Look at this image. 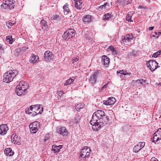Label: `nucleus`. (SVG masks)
<instances>
[{"mask_svg":"<svg viewBox=\"0 0 161 161\" xmlns=\"http://www.w3.org/2000/svg\"><path fill=\"white\" fill-rule=\"evenodd\" d=\"M90 124L92 125V128L93 130H98L101 127L107 124H103V123L99 122V121H97L95 123Z\"/></svg>","mask_w":161,"mask_h":161,"instance_id":"obj_12","label":"nucleus"},{"mask_svg":"<svg viewBox=\"0 0 161 161\" xmlns=\"http://www.w3.org/2000/svg\"><path fill=\"white\" fill-rule=\"evenodd\" d=\"M4 49L3 48L1 44H0V58L1 57V55L3 53Z\"/></svg>","mask_w":161,"mask_h":161,"instance_id":"obj_42","label":"nucleus"},{"mask_svg":"<svg viewBox=\"0 0 161 161\" xmlns=\"http://www.w3.org/2000/svg\"><path fill=\"white\" fill-rule=\"evenodd\" d=\"M154 28V27H150L148 28L149 31H152L153 30Z\"/></svg>","mask_w":161,"mask_h":161,"instance_id":"obj_50","label":"nucleus"},{"mask_svg":"<svg viewBox=\"0 0 161 161\" xmlns=\"http://www.w3.org/2000/svg\"><path fill=\"white\" fill-rule=\"evenodd\" d=\"M102 59L103 60L104 64V65H108L109 63V59L106 55H103L102 57Z\"/></svg>","mask_w":161,"mask_h":161,"instance_id":"obj_28","label":"nucleus"},{"mask_svg":"<svg viewBox=\"0 0 161 161\" xmlns=\"http://www.w3.org/2000/svg\"><path fill=\"white\" fill-rule=\"evenodd\" d=\"M153 34H155V35H158V32H152V34H151V35H153V37H155V35Z\"/></svg>","mask_w":161,"mask_h":161,"instance_id":"obj_48","label":"nucleus"},{"mask_svg":"<svg viewBox=\"0 0 161 161\" xmlns=\"http://www.w3.org/2000/svg\"><path fill=\"white\" fill-rule=\"evenodd\" d=\"M76 77V76H73L69 79H68L66 81V82L64 84V85L67 86L71 84L74 82V80L75 79Z\"/></svg>","mask_w":161,"mask_h":161,"instance_id":"obj_24","label":"nucleus"},{"mask_svg":"<svg viewBox=\"0 0 161 161\" xmlns=\"http://www.w3.org/2000/svg\"><path fill=\"white\" fill-rule=\"evenodd\" d=\"M76 32L73 29H68L64 32L63 36L64 39L68 41V39L72 38L75 35Z\"/></svg>","mask_w":161,"mask_h":161,"instance_id":"obj_6","label":"nucleus"},{"mask_svg":"<svg viewBox=\"0 0 161 161\" xmlns=\"http://www.w3.org/2000/svg\"><path fill=\"white\" fill-rule=\"evenodd\" d=\"M146 80L140 79L136 80V82L138 84H142V85H145V84L144 83H145L146 82Z\"/></svg>","mask_w":161,"mask_h":161,"instance_id":"obj_34","label":"nucleus"},{"mask_svg":"<svg viewBox=\"0 0 161 161\" xmlns=\"http://www.w3.org/2000/svg\"><path fill=\"white\" fill-rule=\"evenodd\" d=\"M44 57V60L47 62L53 59V53L47 50L45 53Z\"/></svg>","mask_w":161,"mask_h":161,"instance_id":"obj_14","label":"nucleus"},{"mask_svg":"<svg viewBox=\"0 0 161 161\" xmlns=\"http://www.w3.org/2000/svg\"><path fill=\"white\" fill-rule=\"evenodd\" d=\"M107 5H108L107 3H105L103 5L99 7L98 8V9L99 10H102V9L104 8Z\"/></svg>","mask_w":161,"mask_h":161,"instance_id":"obj_39","label":"nucleus"},{"mask_svg":"<svg viewBox=\"0 0 161 161\" xmlns=\"http://www.w3.org/2000/svg\"><path fill=\"white\" fill-rule=\"evenodd\" d=\"M84 106L83 103H80L77 104L75 107V108L77 111H79L80 109L83 108Z\"/></svg>","mask_w":161,"mask_h":161,"instance_id":"obj_32","label":"nucleus"},{"mask_svg":"<svg viewBox=\"0 0 161 161\" xmlns=\"http://www.w3.org/2000/svg\"><path fill=\"white\" fill-rule=\"evenodd\" d=\"M8 129L6 125H0V135L3 136L6 134Z\"/></svg>","mask_w":161,"mask_h":161,"instance_id":"obj_16","label":"nucleus"},{"mask_svg":"<svg viewBox=\"0 0 161 161\" xmlns=\"http://www.w3.org/2000/svg\"><path fill=\"white\" fill-rule=\"evenodd\" d=\"M132 0H123L121 5H125L129 3H130Z\"/></svg>","mask_w":161,"mask_h":161,"instance_id":"obj_37","label":"nucleus"},{"mask_svg":"<svg viewBox=\"0 0 161 161\" xmlns=\"http://www.w3.org/2000/svg\"><path fill=\"white\" fill-rule=\"evenodd\" d=\"M13 25V24L10 22L8 21L6 23V25L9 28H10Z\"/></svg>","mask_w":161,"mask_h":161,"instance_id":"obj_43","label":"nucleus"},{"mask_svg":"<svg viewBox=\"0 0 161 161\" xmlns=\"http://www.w3.org/2000/svg\"><path fill=\"white\" fill-rule=\"evenodd\" d=\"M108 50H110L113 55H115L117 54V50L113 46H110L108 48Z\"/></svg>","mask_w":161,"mask_h":161,"instance_id":"obj_30","label":"nucleus"},{"mask_svg":"<svg viewBox=\"0 0 161 161\" xmlns=\"http://www.w3.org/2000/svg\"><path fill=\"white\" fill-rule=\"evenodd\" d=\"M39 57L34 54H32L29 59L30 62L32 64H34L38 62L39 61Z\"/></svg>","mask_w":161,"mask_h":161,"instance_id":"obj_17","label":"nucleus"},{"mask_svg":"<svg viewBox=\"0 0 161 161\" xmlns=\"http://www.w3.org/2000/svg\"><path fill=\"white\" fill-rule=\"evenodd\" d=\"M80 119V116L79 115L77 116L75 118L74 120V123L76 124H78L79 122V120Z\"/></svg>","mask_w":161,"mask_h":161,"instance_id":"obj_38","label":"nucleus"},{"mask_svg":"<svg viewBox=\"0 0 161 161\" xmlns=\"http://www.w3.org/2000/svg\"><path fill=\"white\" fill-rule=\"evenodd\" d=\"M7 41L8 42L9 44H12L14 42V39L12 38V36H8L6 37Z\"/></svg>","mask_w":161,"mask_h":161,"instance_id":"obj_36","label":"nucleus"},{"mask_svg":"<svg viewBox=\"0 0 161 161\" xmlns=\"http://www.w3.org/2000/svg\"><path fill=\"white\" fill-rule=\"evenodd\" d=\"M11 141L15 144L19 145L20 144V138L18 136L13 134L11 136Z\"/></svg>","mask_w":161,"mask_h":161,"instance_id":"obj_18","label":"nucleus"},{"mask_svg":"<svg viewBox=\"0 0 161 161\" xmlns=\"http://www.w3.org/2000/svg\"><path fill=\"white\" fill-rule=\"evenodd\" d=\"M141 149L140 146L137 144V145H136L133 148V152L135 153L138 152Z\"/></svg>","mask_w":161,"mask_h":161,"instance_id":"obj_35","label":"nucleus"},{"mask_svg":"<svg viewBox=\"0 0 161 161\" xmlns=\"http://www.w3.org/2000/svg\"><path fill=\"white\" fill-rule=\"evenodd\" d=\"M117 74H120L123 75H130L131 73H128L126 71L124 70H120L119 71H117Z\"/></svg>","mask_w":161,"mask_h":161,"instance_id":"obj_31","label":"nucleus"},{"mask_svg":"<svg viewBox=\"0 0 161 161\" xmlns=\"http://www.w3.org/2000/svg\"><path fill=\"white\" fill-rule=\"evenodd\" d=\"M58 16L57 15H53L52 16L51 18V19H55L58 18Z\"/></svg>","mask_w":161,"mask_h":161,"instance_id":"obj_44","label":"nucleus"},{"mask_svg":"<svg viewBox=\"0 0 161 161\" xmlns=\"http://www.w3.org/2000/svg\"><path fill=\"white\" fill-rule=\"evenodd\" d=\"M123 0H117V3H119L120 5H121L122 2H123Z\"/></svg>","mask_w":161,"mask_h":161,"instance_id":"obj_45","label":"nucleus"},{"mask_svg":"<svg viewBox=\"0 0 161 161\" xmlns=\"http://www.w3.org/2000/svg\"><path fill=\"white\" fill-rule=\"evenodd\" d=\"M103 17H104V19L107 20L110 19H113V16L112 14V13H108L105 14L104 15Z\"/></svg>","mask_w":161,"mask_h":161,"instance_id":"obj_26","label":"nucleus"},{"mask_svg":"<svg viewBox=\"0 0 161 161\" xmlns=\"http://www.w3.org/2000/svg\"><path fill=\"white\" fill-rule=\"evenodd\" d=\"M78 59H79V58L78 57H76L73 59L74 61L75 62L77 61L78 60Z\"/></svg>","mask_w":161,"mask_h":161,"instance_id":"obj_49","label":"nucleus"},{"mask_svg":"<svg viewBox=\"0 0 161 161\" xmlns=\"http://www.w3.org/2000/svg\"><path fill=\"white\" fill-rule=\"evenodd\" d=\"M33 111L32 116L41 114L43 111V106L42 105L36 104L32 105Z\"/></svg>","mask_w":161,"mask_h":161,"instance_id":"obj_7","label":"nucleus"},{"mask_svg":"<svg viewBox=\"0 0 161 161\" xmlns=\"http://www.w3.org/2000/svg\"><path fill=\"white\" fill-rule=\"evenodd\" d=\"M102 78L101 73L99 71L95 72L93 74L91 75L89 81L91 84L94 85L97 82H101Z\"/></svg>","mask_w":161,"mask_h":161,"instance_id":"obj_4","label":"nucleus"},{"mask_svg":"<svg viewBox=\"0 0 161 161\" xmlns=\"http://www.w3.org/2000/svg\"><path fill=\"white\" fill-rule=\"evenodd\" d=\"M14 6L12 0H4L1 5V8L7 9V11L14 8Z\"/></svg>","mask_w":161,"mask_h":161,"instance_id":"obj_5","label":"nucleus"},{"mask_svg":"<svg viewBox=\"0 0 161 161\" xmlns=\"http://www.w3.org/2000/svg\"><path fill=\"white\" fill-rule=\"evenodd\" d=\"M139 8H144V9L147 8V7H144L142 6H139Z\"/></svg>","mask_w":161,"mask_h":161,"instance_id":"obj_51","label":"nucleus"},{"mask_svg":"<svg viewBox=\"0 0 161 161\" xmlns=\"http://www.w3.org/2000/svg\"><path fill=\"white\" fill-rule=\"evenodd\" d=\"M68 4L66 3L63 6V8L65 14H67L69 11V9L68 7Z\"/></svg>","mask_w":161,"mask_h":161,"instance_id":"obj_29","label":"nucleus"},{"mask_svg":"<svg viewBox=\"0 0 161 161\" xmlns=\"http://www.w3.org/2000/svg\"><path fill=\"white\" fill-rule=\"evenodd\" d=\"M32 106H31L30 108H27L25 109V112L26 114H31L32 116L33 111L32 109Z\"/></svg>","mask_w":161,"mask_h":161,"instance_id":"obj_27","label":"nucleus"},{"mask_svg":"<svg viewBox=\"0 0 161 161\" xmlns=\"http://www.w3.org/2000/svg\"><path fill=\"white\" fill-rule=\"evenodd\" d=\"M4 153L6 155L9 156H13L14 153V151H12L11 148L10 147L6 148L4 151Z\"/></svg>","mask_w":161,"mask_h":161,"instance_id":"obj_20","label":"nucleus"},{"mask_svg":"<svg viewBox=\"0 0 161 161\" xmlns=\"http://www.w3.org/2000/svg\"><path fill=\"white\" fill-rule=\"evenodd\" d=\"M18 73V71L16 70H9L3 75V81L7 83L12 81Z\"/></svg>","mask_w":161,"mask_h":161,"instance_id":"obj_2","label":"nucleus"},{"mask_svg":"<svg viewBox=\"0 0 161 161\" xmlns=\"http://www.w3.org/2000/svg\"><path fill=\"white\" fill-rule=\"evenodd\" d=\"M75 1V5L77 9H80L82 8V3L81 0H74Z\"/></svg>","mask_w":161,"mask_h":161,"instance_id":"obj_21","label":"nucleus"},{"mask_svg":"<svg viewBox=\"0 0 161 161\" xmlns=\"http://www.w3.org/2000/svg\"><path fill=\"white\" fill-rule=\"evenodd\" d=\"M63 147V146L59 145L58 146L53 145L52 146V151L56 154L58 153L60 151V149Z\"/></svg>","mask_w":161,"mask_h":161,"instance_id":"obj_19","label":"nucleus"},{"mask_svg":"<svg viewBox=\"0 0 161 161\" xmlns=\"http://www.w3.org/2000/svg\"><path fill=\"white\" fill-rule=\"evenodd\" d=\"M116 101L115 98L113 97H110L108 98L107 100H104L103 103L106 106L112 105L114 104Z\"/></svg>","mask_w":161,"mask_h":161,"instance_id":"obj_15","label":"nucleus"},{"mask_svg":"<svg viewBox=\"0 0 161 161\" xmlns=\"http://www.w3.org/2000/svg\"><path fill=\"white\" fill-rule=\"evenodd\" d=\"M161 139V137L159 135V134H156V132L154 134L152 142L156 143L159 140Z\"/></svg>","mask_w":161,"mask_h":161,"instance_id":"obj_23","label":"nucleus"},{"mask_svg":"<svg viewBox=\"0 0 161 161\" xmlns=\"http://www.w3.org/2000/svg\"><path fill=\"white\" fill-rule=\"evenodd\" d=\"M57 131L58 134L63 136H66L68 134V131L66 128L64 126H60L59 128H57Z\"/></svg>","mask_w":161,"mask_h":161,"instance_id":"obj_13","label":"nucleus"},{"mask_svg":"<svg viewBox=\"0 0 161 161\" xmlns=\"http://www.w3.org/2000/svg\"><path fill=\"white\" fill-rule=\"evenodd\" d=\"M82 20L84 22H91L92 20V16L89 15H85L83 17Z\"/></svg>","mask_w":161,"mask_h":161,"instance_id":"obj_22","label":"nucleus"},{"mask_svg":"<svg viewBox=\"0 0 161 161\" xmlns=\"http://www.w3.org/2000/svg\"><path fill=\"white\" fill-rule=\"evenodd\" d=\"M138 144L140 146L141 148H143L145 145V142H139L138 143Z\"/></svg>","mask_w":161,"mask_h":161,"instance_id":"obj_41","label":"nucleus"},{"mask_svg":"<svg viewBox=\"0 0 161 161\" xmlns=\"http://www.w3.org/2000/svg\"><path fill=\"white\" fill-rule=\"evenodd\" d=\"M158 35H160L161 34V32H158Z\"/></svg>","mask_w":161,"mask_h":161,"instance_id":"obj_52","label":"nucleus"},{"mask_svg":"<svg viewBox=\"0 0 161 161\" xmlns=\"http://www.w3.org/2000/svg\"><path fill=\"white\" fill-rule=\"evenodd\" d=\"M47 22L43 19L41 20L40 22L41 26L42 27V29L46 30L45 33H47V29H48L47 25Z\"/></svg>","mask_w":161,"mask_h":161,"instance_id":"obj_25","label":"nucleus"},{"mask_svg":"<svg viewBox=\"0 0 161 161\" xmlns=\"http://www.w3.org/2000/svg\"><path fill=\"white\" fill-rule=\"evenodd\" d=\"M29 87L26 82L20 81L18 85L16 87V92L18 96L22 95Z\"/></svg>","mask_w":161,"mask_h":161,"instance_id":"obj_3","label":"nucleus"},{"mask_svg":"<svg viewBox=\"0 0 161 161\" xmlns=\"http://www.w3.org/2000/svg\"><path fill=\"white\" fill-rule=\"evenodd\" d=\"M63 92L62 91H60L58 92V93L59 96L61 97L63 94Z\"/></svg>","mask_w":161,"mask_h":161,"instance_id":"obj_47","label":"nucleus"},{"mask_svg":"<svg viewBox=\"0 0 161 161\" xmlns=\"http://www.w3.org/2000/svg\"><path fill=\"white\" fill-rule=\"evenodd\" d=\"M133 38V36L132 34H127L125 36H123L122 37V42H121V43L125 45H130L132 44L131 41Z\"/></svg>","mask_w":161,"mask_h":161,"instance_id":"obj_10","label":"nucleus"},{"mask_svg":"<svg viewBox=\"0 0 161 161\" xmlns=\"http://www.w3.org/2000/svg\"><path fill=\"white\" fill-rule=\"evenodd\" d=\"M160 54V51H158L157 52L154 53L152 55V57L157 58V56Z\"/></svg>","mask_w":161,"mask_h":161,"instance_id":"obj_40","label":"nucleus"},{"mask_svg":"<svg viewBox=\"0 0 161 161\" xmlns=\"http://www.w3.org/2000/svg\"><path fill=\"white\" fill-rule=\"evenodd\" d=\"M145 0L147 1L148 2V1H149V0Z\"/></svg>","mask_w":161,"mask_h":161,"instance_id":"obj_53","label":"nucleus"},{"mask_svg":"<svg viewBox=\"0 0 161 161\" xmlns=\"http://www.w3.org/2000/svg\"><path fill=\"white\" fill-rule=\"evenodd\" d=\"M151 161H158V160L155 157H153L151 158Z\"/></svg>","mask_w":161,"mask_h":161,"instance_id":"obj_46","label":"nucleus"},{"mask_svg":"<svg viewBox=\"0 0 161 161\" xmlns=\"http://www.w3.org/2000/svg\"><path fill=\"white\" fill-rule=\"evenodd\" d=\"M40 123L35 121L30 124L29 127L30 129L31 132L32 133H35L38 130L40 126Z\"/></svg>","mask_w":161,"mask_h":161,"instance_id":"obj_11","label":"nucleus"},{"mask_svg":"<svg viewBox=\"0 0 161 161\" xmlns=\"http://www.w3.org/2000/svg\"><path fill=\"white\" fill-rule=\"evenodd\" d=\"M108 117L105 115L104 111L99 110L95 112L93 114L92 119L90 121V124L95 123L97 121L103 124H107L109 121Z\"/></svg>","mask_w":161,"mask_h":161,"instance_id":"obj_1","label":"nucleus"},{"mask_svg":"<svg viewBox=\"0 0 161 161\" xmlns=\"http://www.w3.org/2000/svg\"><path fill=\"white\" fill-rule=\"evenodd\" d=\"M91 151V149L90 148L85 147L80 153V157L82 158H86L90 155Z\"/></svg>","mask_w":161,"mask_h":161,"instance_id":"obj_9","label":"nucleus"},{"mask_svg":"<svg viewBox=\"0 0 161 161\" xmlns=\"http://www.w3.org/2000/svg\"><path fill=\"white\" fill-rule=\"evenodd\" d=\"M133 13H133V12H131L128 13L127 14L126 20H128V22H130L133 21L131 20V19Z\"/></svg>","mask_w":161,"mask_h":161,"instance_id":"obj_33","label":"nucleus"},{"mask_svg":"<svg viewBox=\"0 0 161 161\" xmlns=\"http://www.w3.org/2000/svg\"><path fill=\"white\" fill-rule=\"evenodd\" d=\"M158 63L154 60H150L147 62L146 65L152 72L154 71L158 67Z\"/></svg>","mask_w":161,"mask_h":161,"instance_id":"obj_8","label":"nucleus"}]
</instances>
